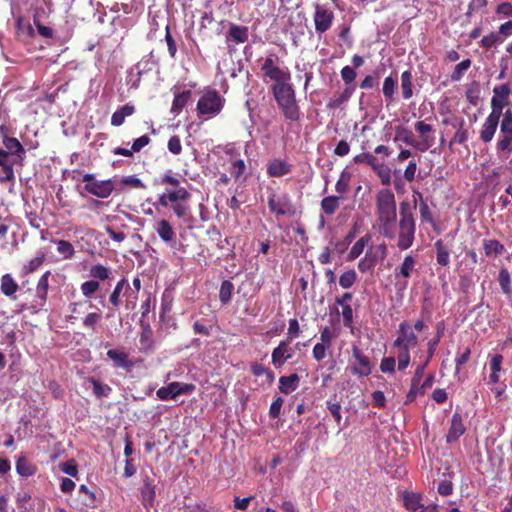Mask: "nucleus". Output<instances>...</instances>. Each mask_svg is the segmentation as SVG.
Segmentation results:
<instances>
[{"label": "nucleus", "instance_id": "nucleus-20", "mask_svg": "<svg viewBox=\"0 0 512 512\" xmlns=\"http://www.w3.org/2000/svg\"><path fill=\"white\" fill-rule=\"evenodd\" d=\"M415 130L419 133L421 140L418 141L420 151L424 152L431 148L435 142V138L430 135L434 131L433 126L425 123L424 121H417L415 123Z\"/></svg>", "mask_w": 512, "mask_h": 512}, {"label": "nucleus", "instance_id": "nucleus-24", "mask_svg": "<svg viewBox=\"0 0 512 512\" xmlns=\"http://www.w3.org/2000/svg\"><path fill=\"white\" fill-rule=\"evenodd\" d=\"M50 271H46L38 280L36 286V306L42 307L47 299Z\"/></svg>", "mask_w": 512, "mask_h": 512}, {"label": "nucleus", "instance_id": "nucleus-7", "mask_svg": "<svg viewBox=\"0 0 512 512\" xmlns=\"http://www.w3.org/2000/svg\"><path fill=\"white\" fill-rule=\"evenodd\" d=\"M224 99L215 90L208 91L201 96L197 103V110L200 115L208 118L220 113L223 108Z\"/></svg>", "mask_w": 512, "mask_h": 512}, {"label": "nucleus", "instance_id": "nucleus-33", "mask_svg": "<svg viewBox=\"0 0 512 512\" xmlns=\"http://www.w3.org/2000/svg\"><path fill=\"white\" fill-rule=\"evenodd\" d=\"M191 95L192 93L190 90H186L181 93L175 94L171 107V113L174 115H179L180 112L188 103V101L190 100Z\"/></svg>", "mask_w": 512, "mask_h": 512}, {"label": "nucleus", "instance_id": "nucleus-39", "mask_svg": "<svg viewBox=\"0 0 512 512\" xmlns=\"http://www.w3.org/2000/svg\"><path fill=\"white\" fill-rule=\"evenodd\" d=\"M139 342H140L142 351L148 352V351L153 350V348H154L153 332L149 325H146L142 328Z\"/></svg>", "mask_w": 512, "mask_h": 512}, {"label": "nucleus", "instance_id": "nucleus-41", "mask_svg": "<svg viewBox=\"0 0 512 512\" xmlns=\"http://www.w3.org/2000/svg\"><path fill=\"white\" fill-rule=\"evenodd\" d=\"M111 270L102 264L92 265L89 269V275L92 280L105 281L111 278Z\"/></svg>", "mask_w": 512, "mask_h": 512}, {"label": "nucleus", "instance_id": "nucleus-28", "mask_svg": "<svg viewBox=\"0 0 512 512\" xmlns=\"http://www.w3.org/2000/svg\"><path fill=\"white\" fill-rule=\"evenodd\" d=\"M251 372L256 377H263L262 385L271 386L275 380L273 371L266 368L264 365L254 363L251 365Z\"/></svg>", "mask_w": 512, "mask_h": 512}, {"label": "nucleus", "instance_id": "nucleus-52", "mask_svg": "<svg viewBox=\"0 0 512 512\" xmlns=\"http://www.w3.org/2000/svg\"><path fill=\"white\" fill-rule=\"evenodd\" d=\"M102 319V315L98 312H90L88 313L82 321V325L85 329L96 331L97 325Z\"/></svg>", "mask_w": 512, "mask_h": 512}, {"label": "nucleus", "instance_id": "nucleus-48", "mask_svg": "<svg viewBox=\"0 0 512 512\" xmlns=\"http://www.w3.org/2000/svg\"><path fill=\"white\" fill-rule=\"evenodd\" d=\"M397 88V79L392 76H388L384 79L382 92L386 100H393L395 91Z\"/></svg>", "mask_w": 512, "mask_h": 512}, {"label": "nucleus", "instance_id": "nucleus-54", "mask_svg": "<svg viewBox=\"0 0 512 512\" xmlns=\"http://www.w3.org/2000/svg\"><path fill=\"white\" fill-rule=\"evenodd\" d=\"M100 288V282L96 280H88L81 284L80 290L83 296L91 298Z\"/></svg>", "mask_w": 512, "mask_h": 512}, {"label": "nucleus", "instance_id": "nucleus-53", "mask_svg": "<svg viewBox=\"0 0 512 512\" xmlns=\"http://www.w3.org/2000/svg\"><path fill=\"white\" fill-rule=\"evenodd\" d=\"M45 254L43 252H38L37 255L32 258L26 265L23 267L24 274H30L36 271L44 262Z\"/></svg>", "mask_w": 512, "mask_h": 512}, {"label": "nucleus", "instance_id": "nucleus-11", "mask_svg": "<svg viewBox=\"0 0 512 512\" xmlns=\"http://www.w3.org/2000/svg\"><path fill=\"white\" fill-rule=\"evenodd\" d=\"M315 12L313 15L315 31L321 35L327 32L334 21V13L328 7L321 4H315Z\"/></svg>", "mask_w": 512, "mask_h": 512}, {"label": "nucleus", "instance_id": "nucleus-56", "mask_svg": "<svg viewBox=\"0 0 512 512\" xmlns=\"http://www.w3.org/2000/svg\"><path fill=\"white\" fill-rule=\"evenodd\" d=\"M357 280L356 272L351 269L344 272L339 278V285L344 289L351 288Z\"/></svg>", "mask_w": 512, "mask_h": 512}, {"label": "nucleus", "instance_id": "nucleus-23", "mask_svg": "<svg viewBox=\"0 0 512 512\" xmlns=\"http://www.w3.org/2000/svg\"><path fill=\"white\" fill-rule=\"evenodd\" d=\"M292 170V166L282 159H273L267 165V174L270 177H282Z\"/></svg>", "mask_w": 512, "mask_h": 512}, {"label": "nucleus", "instance_id": "nucleus-26", "mask_svg": "<svg viewBox=\"0 0 512 512\" xmlns=\"http://www.w3.org/2000/svg\"><path fill=\"white\" fill-rule=\"evenodd\" d=\"M140 493L143 505L145 507L153 506L156 492L152 480L149 477L143 479V486Z\"/></svg>", "mask_w": 512, "mask_h": 512}, {"label": "nucleus", "instance_id": "nucleus-47", "mask_svg": "<svg viewBox=\"0 0 512 512\" xmlns=\"http://www.w3.org/2000/svg\"><path fill=\"white\" fill-rule=\"evenodd\" d=\"M465 96H466L467 101L471 105H473V106L478 105L479 100H480V85H479V83L476 81L472 82L466 89Z\"/></svg>", "mask_w": 512, "mask_h": 512}, {"label": "nucleus", "instance_id": "nucleus-32", "mask_svg": "<svg viewBox=\"0 0 512 512\" xmlns=\"http://www.w3.org/2000/svg\"><path fill=\"white\" fill-rule=\"evenodd\" d=\"M135 112V107L131 104H125L117 109L111 116V124L113 126H121L125 118L131 116Z\"/></svg>", "mask_w": 512, "mask_h": 512}, {"label": "nucleus", "instance_id": "nucleus-15", "mask_svg": "<svg viewBox=\"0 0 512 512\" xmlns=\"http://www.w3.org/2000/svg\"><path fill=\"white\" fill-rule=\"evenodd\" d=\"M418 344V336L412 326L403 321L399 324L398 336L394 340L395 347L413 348Z\"/></svg>", "mask_w": 512, "mask_h": 512}, {"label": "nucleus", "instance_id": "nucleus-38", "mask_svg": "<svg viewBox=\"0 0 512 512\" xmlns=\"http://www.w3.org/2000/svg\"><path fill=\"white\" fill-rule=\"evenodd\" d=\"M370 240H371L370 234H366V235L362 236L361 238H359L354 243L352 248L350 249V252L348 254V260L351 261V260H355L356 258H358L363 253L365 247L368 245Z\"/></svg>", "mask_w": 512, "mask_h": 512}, {"label": "nucleus", "instance_id": "nucleus-5", "mask_svg": "<svg viewBox=\"0 0 512 512\" xmlns=\"http://www.w3.org/2000/svg\"><path fill=\"white\" fill-rule=\"evenodd\" d=\"M261 72L263 74V81L267 83L272 81L273 84L270 87V91H275L282 86H290L291 73L287 67H280L275 63L273 55L267 56L262 65Z\"/></svg>", "mask_w": 512, "mask_h": 512}, {"label": "nucleus", "instance_id": "nucleus-3", "mask_svg": "<svg viewBox=\"0 0 512 512\" xmlns=\"http://www.w3.org/2000/svg\"><path fill=\"white\" fill-rule=\"evenodd\" d=\"M161 185H169L171 188H166L165 191L158 196L155 206L164 208L169 207L174 203L181 201H188L191 197L190 192L180 185V179L172 170L166 171L158 181Z\"/></svg>", "mask_w": 512, "mask_h": 512}, {"label": "nucleus", "instance_id": "nucleus-62", "mask_svg": "<svg viewBox=\"0 0 512 512\" xmlns=\"http://www.w3.org/2000/svg\"><path fill=\"white\" fill-rule=\"evenodd\" d=\"M91 383L93 385V392L98 398L108 397L112 391L110 386L102 384L97 380L92 379Z\"/></svg>", "mask_w": 512, "mask_h": 512}, {"label": "nucleus", "instance_id": "nucleus-18", "mask_svg": "<svg viewBox=\"0 0 512 512\" xmlns=\"http://www.w3.org/2000/svg\"><path fill=\"white\" fill-rule=\"evenodd\" d=\"M84 191L101 199L108 198L114 191L115 185L111 179L98 180L96 183L84 185Z\"/></svg>", "mask_w": 512, "mask_h": 512}, {"label": "nucleus", "instance_id": "nucleus-12", "mask_svg": "<svg viewBox=\"0 0 512 512\" xmlns=\"http://www.w3.org/2000/svg\"><path fill=\"white\" fill-rule=\"evenodd\" d=\"M352 357L351 373L353 375L366 377L371 374L372 367L369 358L356 345L352 347Z\"/></svg>", "mask_w": 512, "mask_h": 512}, {"label": "nucleus", "instance_id": "nucleus-57", "mask_svg": "<svg viewBox=\"0 0 512 512\" xmlns=\"http://www.w3.org/2000/svg\"><path fill=\"white\" fill-rule=\"evenodd\" d=\"M498 282L499 285L503 291L504 294L509 295L511 294V278L510 273L506 269H502L499 272L498 276Z\"/></svg>", "mask_w": 512, "mask_h": 512}, {"label": "nucleus", "instance_id": "nucleus-59", "mask_svg": "<svg viewBox=\"0 0 512 512\" xmlns=\"http://www.w3.org/2000/svg\"><path fill=\"white\" fill-rule=\"evenodd\" d=\"M373 171L376 172L383 185L388 186L391 184V169L388 166L379 163Z\"/></svg>", "mask_w": 512, "mask_h": 512}, {"label": "nucleus", "instance_id": "nucleus-27", "mask_svg": "<svg viewBox=\"0 0 512 512\" xmlns=\"http://www.w3.org/2000/svg\"><path fill=\"white\" fill-rule=\"evenodd\" d=\"M300 378L297 374L281 376L279 379V391L283 394L294 392L299 386Z\"/></svg>", "mask_w": 512, "mask_h": 512}, {"label": "nucleus", "instance_id": "nucleus-63", "mask_svg": "<svg viewBox=\"0 0 512 512\" xmlns=\"http://www.w3.org/2000/svg\"><path fill=\"white\" fill-rule=\"evenodd\" d=\"M501 42H503V39L496 32H491L481 39L480 45L485 49H489Z\"/></svg>", "mask_w": 512, "mask_h": 512}, {"label": "nucleus", "instance_id": "nucleus-61", "mask_svg": "<svg viewBox=\"0 0 512 512\" xmlns=\"http://www.w3.org/2000/svg\"><path fill=\"white\" fill-rule=\"evenodd\" d=\"M353 161L355 163H366L372 168V170L376 169L379 164L378 159L370 153L358 154L353 158Z\"/></svg>", "mask_w": 512, "mask_h": 512}, {"label": "nucleus", "instance_id": "nucleus-50", "mask_svg": "<svg viewBox=\"0 0 512 512\" xmlns=\"http://www.w3.org/2000/svg\"><path fill=\"white\" fill-rule=\"evenodd\" d=\"M57 252L63 256L64 259H71L75 254L73 245L66 240H56Z\"/></svg>", "mask_w": 512, "mask_h": 512}, {"label": "nucleus", "instance_id": "nucleus-13", "mask_svg": "<svg viewBox=\"0 0 512 512\" xmlns=\"http://www.w3.org/2000/svg\"><path fill=\"white\" fill-rule=\"evenodd\" d=\"M227 26L225 43L228 49L248 41L249 28L247 26L238 25L233 22H227Z\"/></svg>", "mask_w": 512, "mask_h": 512}, {"label": "nucleus", "instance_id": "nucleus-55", "mask_svg": "<svg viewBox=\"0 0 512 512\" xmlns=\"http://www.w3.org/2000/svg\"><path fill=\"white\" fill-rule=\"evenodd\" d=\"M465 121L461 120L458 126L457 131L455 132L453 138L450 141V145L457 143V144H464L468 140V131L464 127Z\"/></svg>", "mask_w": 512, "mask_h": 512}, {"label": "nucleus", "instance_id": "nucleus-2", "mask_svg": "<svg viewBox=\"0 0 512 512\" xmlns=\"http://www.w3.org/2000/svg\"><path fill=\"white\" fill-rule=\"evenodd\" d=\"M415 208L416 202L413 206L406 201L400 203V218L394 228V238L391 241H396V246L401 251L409 249L415 240L416 221L413 214Z\"/></svg>", "mask_w": 512, "mask_h": 512}, {"label": "nucleus", "instance_id": "nucleus-58", "mask_svg": "<svg viewBox=\"0 0 512 512\" xmlns=\"http://www.w3.org/2000/svg\"><path fill=\"white\" fill-rule=\"evenodd\" d=\"M15 165L23 166V162H19V158L10 155L9 152L4 153V150L0 148V167H14Z\"/></svg>", "mask_w": 512, "mask_h": 512}, {"label": "nucleus", "instance_id": "nucleus-49", "mask_svg": "<svg viewBox=\"0 0 512 512\" xmlns=\"http://www.w3.org/2000/svg\"><path fill=\"white\" fill-rule=\"evenodd\" d=\"M234 290V285L229 280H224L221 283L220 291H219V299L222 304H227L230 302L232 298V293Z\"/></svg>", "mask_w": 512, "mask_h": 512}, {"label": "nucleus", "instance_id": "nucleus-4", "mask_svg": "<svg viewBox=\"0 0 512 512\" xmlns=\"http://www.w3.org/2000/svg\"><path fill=\"white\" fill-rule=\"evenodd\" d=\"M271 93L285 120L298 122L301 119V110L296 99V91L293 84L279 87V89Z\"/></svg>", "mask_w": 512, "mask_h": 512}, {"label": "nucleus", "instance_id": "nucleus-34", "mask_svg": "<svg viewBox=\"0 0 512 512\" xmlns=\"http://www.w3.org/2000/svg\"><path fill=\"white\" fill-rule=\"evenodd\" d=\"M483 249L488 257L502 255L505 252L504 245L496 239L483 240Z\"/></svg>", "mask_w": 512, "mask_h": 512}, {"label": "nucleus", "instance_id": "nucleus-35", "mask_svg": "<svg viewBox=\"0 0 512 512\" xmlns=\"http://www.w3.org/2000/svg\"><path fill=\"white\" fill-rule=\"evenodd\" d=\"M436 249V261L441 266H448L450 263V250L444 245L441 239L434 243Z\"/></svg>", "mask_w": 512, "mask_h": 512}, {"label": "nucleus", "instance_id": "nucleus-10", "mask_svg": "<svg viewBox=\"0 0 512 512\" xmlns=\"http://www.w3.org/2000/svg\"><path fill=\"white\" fill-rule=\"evenodd\" d=\"M131 286L126 278H121L115 285L113 291L109 296L110 304L118 308L122 301L121 296L125 297V306L126 309L134 308V300H131L130 296H132Z\"/></svg>", "mask_w": 512, "mask_h": 512}, {"label": "nucleus", "instance_id": "nucleus-25", "mask_svg": "<svg viewBox=\"0 0 512 512\" xmlns=\"http://www.w3.org/2000/svg\"><path fill=\"white\" fill-rule=\"evenodd\" d=\"M18 289L19 285L11 274L7 273L1 277L0 290L6 297L15 300Z\"/></svg>", "mask_w": 512, "mask_h": 512}, {"label": "nucleus", "instance_id": "nucleus-29", "mask_svg": "<svg viewBox=\"0 0 512 512\" xmlns=\"http://www.w3.org/2000/svg\"><path fill=\"white\" fill-rule=\"evenodd\" d=\"M107 356L114 363L115 367L130 369L132 367V362L128 359V355L125 352L110 349L107 351Z\"/></svg>", "mask_w": 512, "mask_h": 512}, {"label": "nucleus", "instance_id": "nucleus-21", "mask_svg": "<svg viewBox=\"0 0 512 512\" xmlns=\"http://www.w3.org/2000/svg\"><path fill=\"white\" fill-rule=\"evenodd\" d=\"M466 427L463 422L462 415L460 413H454L451 418L449 430L446 434V442L452 444L465 433Z\"/></svg>", "mask_w": 512, "mask_h": 512}, {"label": "nucleus", "instance_id": "nucleus-8", "mask_svg": "<svg viewBox=\"0 0 512 512\" xmlns=\"http://www.w3.org/2000/svg\"><path fill=\"white\" fill-rule=\"evenodd\" d=\"M511 87L504 83L496 85L493 88V96L491 98V112L497 116L504 117V108L510 105Z\"/></svg>", "mask_w": 512, "mask_h": 512}, {"label": "nucleus", "instance_id": "nucleus-31", "mask_svg": "<svg viewBox=\"0 0 512 512\" xmlns=\"http://www.w3.org/2000/svg\"><path fill=\"white\" fill-rule=\"evenodd\" d=\"M395 132V140L402 141L403 143L410 145L420 151L419 142L414 138L413 132L411 130L403 126H398Z\"/></svg>", "mask_w": 512, "mask_h": 512}, {"label": "nucleus", "instance_id": "nucleus-44", "mask_svg": "<svg viewBox=\"0 0 512 512\" xmlns=\"http://www.w3.org/2000/svg\"><path fill=\"white\" fill-rule=\"evenodd\" d=\"M343 197L327 196L321 201V209L327 215H332L336 212L340 205V199Z\"/></svg>", "mask_w": 512, "mask_h": 512}, {"label": "nucleus", "instance_id": "nucleus-6", "mask_svg": "<svg viewBox=\"0 0 512 512\" xmlns=\"http://www.w3.org/2000/svg\"><path fill=\"white\" fill-rule=\"evenodd\" d=\"M496 154L500 159H506L512 154V110H505L501 119L500 131L495 145Z\"/></svg>", "mask_w": 512, "mask_h": 512}, {"label": "nucleus", "instance_id": "nucleus-16", "mask_svg": "<svg viewBox=\"0 0 512 512\" xmlns=\"http://www.w3.org/2000/svg\"><path fill=\"white\" fill-rule=\"evenodd\" d=\"M0 136H2V143L4 153L9 152L10 155H13L19 158V162H23L26 151L22 144L14 137L8 136V131L5 126H0Z\"/></svg>", "mask_w": 512, "mask_h": 512}, {"label": "nucleus", "instance_id": "nucleus-36", "mask_svg": "<svg viewBox=\"0 0 512 512\" xmlns=\"http://www.w3.org/2000/svg\"><path fill=\"white\" fill-rule=\"evenodd\" d=\"M387 252V245L382 243L370 247L365 255L376 265L379 261H383L387 257Z\"/></svg>", "mask_w": 512, "mask_h": 512}, {"label": "nucleus", "instance_id": "nucleus-60", "mask_svg": "<svg viewBox=\"0 0 512 512\" xmlns=\"http://www.w3.org/2000/svg\"><path fill=\"white\" fill-rule=\"evenodd\" d=\"M398 348L400 349L398 356H397L398 370L403 371L409 366V363H410V352H409L410 348H406V347H398Z\"/></svg>", "mask_w": 512, "mask_h": 512}, {"label": "nucleus", "instance_id": "nucleus-40", "mask_svg": "<svg viewBox=\"0 0 512 512\" xmlns=\"http://www.w3.org/2000/svg\"><path fill=\"white\" fill-rule=\"evenodd\" d=\"M436 330L437 331H436L435 338L429 340V342L427 343V347H428L427 361H430L435 354V351L440 342V339L444 334V330H445L444 324L442 322L437 323Z\"/></svg>", "mask_w": 512, "mask_h": 512}, {"label": "nucleus", "instance_id": "nucleus-19", "mask_svg": "<svg viewBox=\"0 0 512 512\" xmlns=\"http://www.w3.org/2000/svg\"><path fill=\"white\" fill-rule=\"evenodd\" d=\"M293 356V349L289 340H283L274 348L271 354L272 363L275 367H281Z\"/></svg>", "mask_w": 512, "mask_h": 512}, {"label": "nucleus", "instance_id": "nucleus-9", "mask_svg": "<svg viewBox=\"0 0 512 512\" xmlns=\"http://www.w3.org/2000/svg\"><path fill=\"white\" fill-rule=\"evenodd\" d=\"M195 390V385L191 383L171 382L167 386L157 390L156 395L162 401L176 400L180 395H190Z\"/></svg>", "mask_w": 512, "mask_h": 512}, {"label": "nucleus", "instance_id": "nucleus-43", "mask_svg": "<svg viewBox=\"0 0 512 512\" xmlns=\"http://www.w3.org/2000/svg\"><path fill=\"white\" fill-rule=\"evenodd\" d=\"M351 177L352 174L348 169H344L341 172L340 177L335 185V190L340 195V197L348 192Z\"/></svg>", "mask_w": 512, "mask_h": 512}, {"label": "nucleus", "instance_id": "nucleus-46", "mask_svg": "<svg viewBox=\"0 0 512 512\" xmlns=\"http://www.w3.org/2000/svg\"><path fill=\"white\" fill-rule=\"evenodd\" d=\"M16 471L21 476L29 477L35 473V467L25 457H19L16 462Z\"/></svg>", "mask_w": 512, "mask_h": 512}, {"label": "nucleus", "instance_id": "nucleus-14", "mask_svg": "<svg viewBox=\"0 0 512 512\" xmlns=\"http://www.w3.org/2000/svg\"><path fill=\"white\" fill-rule=\"evenodd\" d=\"M268 207L272 213L276 215H289L295 214V207L287 194L276 196L272 194L268 197Z\"/></svg>", "mask_w": 512, "mask_h": 512}, {"label": "nucleus", "instance_id": "nucleus-51", "mask_svg": "<svg viewBox=\"0 0 512 512\" xmlns=\"http://www.w3.org/2000/svg\"><path fill=\"white\" fill-rule=\"evenodd\" d=\"M353 89L347 88L341 94L332 97L328 102V107L335 109L347 102L352 96Z\"/></svg>", "mask_w": 512, "mask_h": 512}, {"label": "nucleus", "instance_id": "nucleus-64", "mask_svg": "<svg viewBox=\"0 0 512 512\" xmlns=\"http://www.w3.org/2000/svg\"><path fill=\"white\" fill-rule=\"evenodd\" d=\"M14 167H0V183H9L11 186L15 183Z\"/></svg>", "mask_w": 512, "mask_h": 512}, {"label": "nucleus", "instance_id": "nucleus-1", "mask_svg": "<svg viewBox=\"0 0 512 512\" xmlns=\"http://www.w3.org/2000/svg\"><path fill=\"white\" fill-rule=\"evenodd\" d=\"M397 207L394 194L383 189L376 196V225L377 232L388 240L394 238V228L397 226Z\"/></svg>", "mask_w": 512, "mask_h": 512}, {"label": "nucleus", "instance_id": "nucleus-30", "mask_svg": "<svg viewBox=\"0 0 512 512\" xmlns=\"http://www.w3.org/2000/svg\"><path fill=\"white\" fill-rule=\"evenodd\" d=\"M416 260L413 256L407 255L405 256L402 264L399 268L395 270V278H410L413 270L415 269Z\"/></svg>", "mask_w": 512, "mask_h": 512}, {"label": "nucleus", "instance_id": "nucleus-45", "mask_svg": "<svg viewBox=\"0 0 512 512\" xmlns=\"http://www.w3.org/2000/svg\"><path fill=\"white\" fill-rule=\"evenodd\" d=\"M471 65H472V61L470 59H464L460 63H458L454 67V70L452 71V73L450 75L451 81H453V82L460 81L463 78L466 71L471 67Z\"/></svg>", "mask_w": 512, "mask_h": 512}, {"label": "nucleus", "instance_id": "nucleus-42", "mask_svg": "<svg viewBox=\"0 0 512 512\" xmlns=\"http://www.w3.org/2000/svg\"><path fill=\"white\" fill-rule=\"evenodd\" d=\"M403 500L404 506L410 512H419V510L424 506L421 503V496L419 494L406 493Z\"/></svg>", "mask_w": 512, "mask_h": 512}, {"label": "nucleus", "instance_id": "nucleus-37", "mask_svg": "<svg viewBox=\"0 0 512 512\" xmlns=\"http://www.w3.org/2000/svg\"><path fill=\"white\" fill-rule=\"evenodd\" d=\"M412 73L410 70H406L401 74V90L402 96L405 100L410 99L413 96V81Z\"/></svg>", "mask_w": 512, "mask_h": 512}, {"label": "nucleus", "instance_id": "nucleus-22", "mask_svg": "<svg viewBox=\"0 0 512 512\" xmlns=\"http://www.w3.org/2000/svg\"><path fill=\"white\" fill-rule=\"evenodd\" d=\"M154 230L163 242L173 247V243L176 239V233L168 220L161 219L155 222Z\"/></svg>", "mask_w": 512, "mask_h": 512}, {"label": "nucleus", "instance_id": "nucleus-17", "mask_svg": "<svg viewBox=\"0 0 512 512\" xmlns=\"http://www.w3.org/2000/svg\"><path fill=\"white\" fill-rule=\"evenodd\" d=\"M502 117L489 113L484 120L479 131V139L484 143H490L497 131L498 126L500 127Z\"/></svg>", "mask_w": 512, "mask_h": 512}]
</instances>
